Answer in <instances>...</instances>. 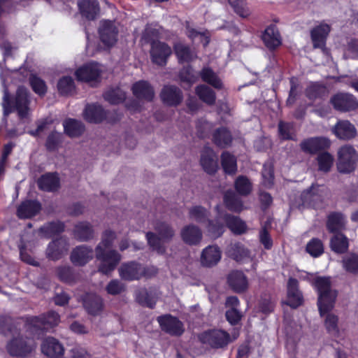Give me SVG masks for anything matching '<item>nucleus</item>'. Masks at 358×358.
<instances>
[{
	"mask_svg": "<svg viewBox=\"0 0 358 358\" xmlns=\"http://www.w3.org/2000/svg\"><path fill=\"white\" fill-rule=\"evenodd\" d=\"M318 292L317 306L327 331L333 336L339 335L338 317L331 310L334 308L337 292L331 288L329 278L317 277L313 282Z\"/></svg>",
	"mask_w": 358,
	"mask_h": 358,
	"instance_id": "obj_1",
	"label": "nucleus"
},
{
	"mask_svg": "<svg viewBox=\"0 0 358 358\" xmlns=\"http://www.w3.org/2000/svg\"><path fill=\"white\" fill-rule=\"evenodd\" d=\"M115 238V233L107 229L103 232L101 241L96 247V258L99 262L98 271L103 274L108 275L121 260L122 257L116 250L106 252V249L112 246Z\"/></svg>",
	"mask_w": 358,
	"mask_h": 358,
	"instance_id": "obj_2",
	"label": "nucleus"
},
{
	"mask_svg": "<svg viewBox=\"0 0 358 358\" xmlns=\"http://www.w3.org/2000/svg\"><path fill=\"white\" fill-rule=\"evenodd\" d=\"M217 216L214 220L208 221L206 226L208 235L212 238H217L222 235L225 225L235 234H242L248 230L245 222L240 217L227 213H220L219 207H216Z\"/></svg>",
	"mask_w": 358,
	"mask_h": 358,
	"instance_id": "obj_3",
	"label": "nucleus"
},
{
	"mask_svg": "<svg viewBox=\"0 0 358 358\" xmlns=\"http://www.w3.org/2000/svg\"><path fill=\"white\" fill-rule=\"evenodd\" d=\"M4 73V72H2L1 74L2 83L4 85L2 102L4 116H7L8 114L15 110L20 120L28 119L30 115L31 110L29 108L30 103L27 90L23 87H20L17 90L15 101H12L10 99L8 90L5 87L6 80L3 78Z\"/></svg>",
	"mask_w": 358,
	"mask_h": 358,
	"instance_id": "obj_4",
	"label": "nucleus"
},
{
	"mask_svg": "<svg viewBox=\"0 0 358 358\" xmlns=\"http://www.w3.org/2000/svg\"><path fill=\"white\" fill-rule=\"evenodd\" d=\"M155 232L146 233V238L150 248L159 254L165 252L164 243L174 236V231L166 223L158 222L154 226Z\"/></svg>",
	"mask_w": 358,
	"mask_h": 358,
	"instance_id": "obj_5",
	"label": "nucleus"
},
{
	"mask_svg": "<svg viewBox=\"0 0 358 358\" xmlns=\"http://www.w3.org/2000/svg\"><path fill=\"white\" fill-rule=\"evenodd\" d=\"M157 273V269L155 266L145 267L134 261L123 263L118 268L120 278L126 281L138 280L143 277L150 278Z\"/></svg>",
	"mask_w": 358,
	"mask_h": 358,
	"instance_id": "obj_6",
	"label": "nucleus"
},
{
	"mask_svg": "<svg viewBox=\"0 0 358 358\" xmlns=\"http://www.w3.org/2000/svg\"><path fill=\"white\" fill-rule=\"evenodd\" d=\"M358 162V153L350 145L341 146L337 152V169L342 173H350L356 169Z\"/></svg>",
	"mask_w": 358,
	"mask_h": 358,
	"instance_id": "obj_7",
	"label": "nucleus"
},
{
	"mask_svg": "<svg viewBox=\"0 0 358 358\" xmlns=\"http://www.w3.org/2000/svg\"><path fill=\"white\" fill-rule=\"evenodd\" d=\"M106 71L105 66L97 62H89L79 67L75 72L78 80L85 83H97L101 74Z\"/></svg>",
	"mask_w": 358,
	"mask_h": 358,
	"instance_id": "obj_8",
	"label": "nucleus"
},
{
	"mask_svg": "<svg viewBox=\"0 0 358 358\" xmlns=\"http://www.w3.org/2000/svg\"><path fill=\"white\" fill-rule=\"evenodd\" d=\"M32 338H23L22 336L13 338L7 345V350L12 356L24 357L31 353L36 348Z\"/></svg>",
	"mask_w": 358,
	"mask_h": 358,
	"instance_id": "obj_9",
	"label": "nucleus"
},
{
	"mask_svg": "<svg viewBox=\"0 0 358 358\" xmlns=\"http://www.w3.org/2000/svg\"><path fill=\"white\" fill-rule=\"evenodd\" d=\"M118 24L115 21L101 20L99 27V35L104 45L111 47L117 41Z\"/></svg>",
	"mask_w": 358,
	"mask_h": 358,
	"instance_id": "obj_10",
	"label": "nucleus"
},
{
	"mask_svg": "<svg viewBox=\"0 0 358 358\" xmlns=\"http://www.w3.org/2000/svg\"><path fill=\"white\" fill-rule=\"evenodd\" d=\"M199 339L202 343L212 348H221L229 343V336L224 331L214 329L202 333Z\"/></svg>",
	"mask_w": 358,
	"mask_h": 358,
	"instance_id": "obj_11",
	"label": "nucleus"
},
{
	"mask_svg": "<svg viewBox=\"0 0 358 358\" xmlns=\"http://www.w3.org/2000/svg\"><path fill=\"white\" fill-rule=\"evenodd\" d=\"M327 195L326 188L320 185H312L310 189L301 195L303 205L319 207Z\"/></svg>",
	"mask_w": 358,
	"mask_h": 358,
	"instance_id": "obj_12",
	"label": "nucleus"
},
{
	"mask_svg": "<svg viewBox=\"0 0 358 358\" xmlns=\"http://www.w3.org/2000/svg\"><path fill=\"white\" fill-rule=\"evenodd\" d=\"M157 321L162 329L171 335L180 336L184 331L182 323L169 315L158 317Z\"/></svg>",
	"mask_w": 358,
	"mask_h": 358,
	"instance_id": "obj_13",
	"label": "nucleus"
},
{
	"mask_svg": "<svg viewBox=\"0 0 358 358\" xmlns=\"http://www.w3.org/2000/svg\"><path fill=\"white\" fill-rule=\"evenodd\" d=\"M331 102L336 110L341 111L351 110L358 106V102L354 96L347 93L336 94L331 98Z\"/></svg>",
	"mask_w": 358,
	"mask_h": 358,
	"instance_id": "obj_14",
	"label": "nucleus"
},
{
	"mask_svg": "<svg viewBox=\"0 0 358 358\" xmlns=\"http://www.w3.org/2000/svg\"><path fill=\"white\" fill-rule=\"evenodd\" d=\"M171 52V48L164 43L157 41L152 43L150 50L152 61L158 65L165 64Z\"/></svg>",
	"mask_w": 358,
	"mask_h": 358,
	"instance_id": "obj_15",
	"label": "nucleus"
},
{
	"mask_svg": "<svg viewBox=\"0 0 358 358\" xmlns=\"http://www.w3.org/2000/svg\"><path fill=\"white\" fill-rule=\"evenodd\" d=\"M68 249L67 240L65 238H60L49 243L46 250V256L51 260H58L66 254Z\"/></svg>",
	"mask_w": 358,
	"mask_h": 358,
	"instance_id": "obj_16",
	"label": "nucleus"
},
{
	"mask_svg": "<svg viewBox=\"0 0 358 358\" xmlns=\"http://www.w3.org/2000/svg\"><path fill=\"white\" fill-rule=\"evenodd\" d=\"M303 303V296L298 289V282L294 278H290L287 282V299L283 303L296 308Z\"/></svg>",
	"mask_w": 358,
	"mask_h": 358,
	"instance_id": "obj_17",
	"label": "nucleus"
},
{
	"mask_svg": "<svg viewBox=\"0 0 358 358\" xmlns=\"http://www.w3.org/2000/svg\"><path fill=\"white\" fill-rule=\"evenodd\" d=\"M330 141L325 137L310 138L301 143V148L308 153H315L330 146Z\"/></svg>",
	"mask_w": 358,
	"mask_h": 358,
	"instance_id": "obj_18",
	"label": "nucleus"
},
{
	"mask_svg": "<svg viewBox=\"0 0 358 358\" xmlns=\"http://www.w3.org/2000/svg\"><path fill=\"white\" fill-rule=\"evenodd\" d=\"M42 352L50 358H59L64 354L63 345L55 338L48 337L41 344Z\"/></svg>",
	"mask_w": 358,
	"mask_h": 358,
	"instance_id": "obj_19",
	"label": "nucleus"
},
{
	"mask_svg": "<svg viewBox=\"0 0 358 358\" xmlns=\"http://www.w3.org/2000/svg\"><path fill=\"white\" fill-rule=\"evenodd\" d=\"M221 257V251L217 245H209L201 252V263L204 266L211 267L220 261Z\"/></svg>",
	"mask_w": 358,
	"mask_h": 358,
	"instance_id": "obj_20",
	"label": "nucleus"
},
{
	"mask_svg": "<svg viewBox=\"0 0 358 358\" xmlns=\"http://www.w3.org/2000/svg\"><path fill=\"white\" fill-rule=\"evenodd\" d=\"M330 31V26L324 22L320 23L312 29L311 39L314 48H323L324 47L327 37Z\"/></svg>",
	"mask_w": 358,
	"mask_h": 358,
	"instance_id": "obj_21",
	"label": "nucleus"
},
{
	"mask_svg": "<svg viewBox=\"0 0 358 358\" xmlns=\"http://www.w3.org/2000/svg\"><path fill=\"white\" fill-rule=\"evenodd\" d=\"M93 255L92 248L85 245L78 246L72 251L71 260L76 266H83L92 259Z\"/></svg>",
	"mask_w": 358,
	"mask_h": 358,
	"instance_id": "obj_22",
	"label": "nucleus"
},
{
	"mask_svg": "<svg viewBox=\"0 0 358 358\" xmlns=\"http://www.w3.org/2000/svg\"><path fill=\"white\" fill-rule=\"evenodd\" d=\"M201 164L204 171L213 174L217 170V157L213 150L209 148H205L201 156Z\"/></svg>",
	"mask_w": 358,
	"mask_h": 358,
	"instance_id": "obj_23",
	"label": "nucleus"
},
{
	"mask_svg": "<svg viewBox=\"0 0 358 358\" xmlns=\"http://www.w3.org/2000/svg\"><path fill=\"white\" fill-rule=\"evenodd\" d=\"M84 119L91 123H99L106 117V113L100 105H87L83 111Z\"/></svg>",
	"mask_w": 358,
	"mask_h": 358,
	"instance_id": "obj_24",
	"label": "nucleus"
},
{
	"mask_svg": "<svg viewBox=\"0 0 358 358\" xmlns=\"http://www.w3.org/2000/svg\"><path fill=\"white\" fill-rule=\"evenodd\" d=\"M227 282L230 287L236 292H243L248 287L246 276L238 271H232L229 274Z\"/></svg>",
	"mask_w": 358,
	"mask_h": 358,
	"instance_id": "obj_25",
	"label": "nucleus"
},
{
	"mask_svg": "<svg viewBox=\"0 0 358 358\" xmlns=\"http://www.w3.org/2000/svg\"><path fill=\"white\" fill-rule=\"evenodd\" d=\"M333 132L338 138L343 140L352 138L357 134L354 125L347 120L339 121L334 127Z\"/></svg>",
	"mask_w": 358,
	"mask_h": 358,
	"instance_id": "obj_26",
	"label": "nucleus"
},
{
	"mask_svg": "<svg viewBox=\"0 0 358 358\" xmlns=\"http://www.w3.org/2000/svg\"><path fill=\"white\" fill-rule=\"evenodd\" d=\"M134 95L138 99L150 101L155 96V92L150 85L144 80L136 82L132 87Z\"/></svg>",
	"mask_w": 358,
	"mask_h": 358,
	"instance_id": "obj_27",
	"label": "nucleus"
},
{
	"mask_svg": "<svg viewBox=\"0 0 358 358\" xmlns=\"http://www.w3.org/2000/svg\"><path fill=\"white\" fill-rule=\"evenodd\" d=\"M262 40L269 49H274L281 45V37L275 25L271 24L265 29Z\"/></svg>",
	"mask_w": 358,
	"mask_h": 358,
	"instance_id": "obj_28",
	"label": "nucleus"
},
{
	"mask_svg": "<svg viewBox=\"0 0 358 358\" xmlns=\"http://www.w3.org/2000/svg\"><path fill=\"white\" fill-rule=\"evenodd\" d=\"M78 6L81 15L89 20H93L99 12L96 0H78Z\"/></svg>",
	"mask_w": 358,
	"mask_h": 358,
	"instance_id": "obj_29",
	"label": "nucleus"
},
{
	"mask_svg": "<svg viewBox=\"0 0 358 358\" xmlns=\"http://www.w3.org/2000/svg\"><path fill=\"white\" fill-rule=\"evenodd\" d=\"M161 98L167 105L176 106L180 103L182 99L180 90L173 86H166L162 91Z\"/></svg>",
	"mask_w": 358,
	"mask_h": 358,
	"instance_id": "obj_30",
	"label": "nucleus"
},
{
	"mask_svg": "<svg viewBox=\"0 0 358 358\" xmlns=\"http://www.w3.org/2000/svg\"><path fill=\"white\" fill-rule=\"evenodd\" d=\"M181 237L185 243L189 245H196L201 241L202 233L197 227L188 225L182 229Z\"/></svg>",
	"mask_w": 358,
	"mask_h": 358,
	"instance_id": "obj_31",
	"label": "nucleus"
},
{
	"mask_svg": "<svg viewBox=\"0 0 358 358\" xmlns=\"http://www.w3.org/2000/svg\"><path fill=\"white\" fill-rule=\"evenodd\" d=\"M32 322L38 329H48L49 327L56 326L59 322V315L53 311L49 312L47 315L35 317Z\"/></svg>",
	"mask_w": 358,
	"mask_h": 358,
	"instance_id": "obj_32",
	"label": "nucleus"
},
{
	"mask_svg": "<svg viewBox=\"0 0 358 358\" xmlns=\"http://www.w3.org/2000/svg\"><path fill=\"white\" fill-rule=\"evenodd\" d=\"M41 210V205L36 201H26L17 208V216L22 219L31 217Z\"/></svg>",
	"mask_w": 358,
	"mask_h": 358,
	"instance_id": "obj_33",
	"label": "nucleus"
},
{
	"mask_svg": "<svg viewBox=\"0 0 358 358\" xmlns=\"http://www.w3.org/2000/svg\"><path fill=\"white\" fill-rule=\"evenodd\" d=\"M174 52L180 63L189 62L196 58V52L182 42L175 43Z\"/></svg>",
	"mask_w": 358,
	"mask_h": 358,
	"instance_id": "obj_34",
	"label": "nucleus"
},
{
	"mask_svg": "<svg viewBox=\"0 0 358 358\" xmlns=\"http://www.w3.org/2000/svg\"><path fill=\"white\" fill-rule=\"evenodd\" d=\"M38 185L42 190L47 192L55 191L59 186V180L57 174L48 173L39 178Z\"/></svg>",
	"mask_w": 358,
	"mask_h": 358,
	"instance_id": "obj_35",
	"label": "nucleus"
},
{
	"mask_svg": "<svg viewBox=\"0 0 358 358\" xmlns=\"http://www.w3.org/2000/svg\"><path fill=\"white\" fill-rule=\"evenodd\" d=\"M224 203L227 209L235 213H240L245 208L241 199L231 191L224 194Z\"/></svg>",
	"mask_w": 358,
	"mask_h": 358,
	"instance_id": "obj_36",
	"label": "nucleus"
},
{
	"mask_svg": "<svg viewBox=\"0 0 358 358\" xmlns=\"http://www.w3.org/2000/svg\"><path fill=\"white\" fill-rule=\"evenodd\" d=\"M84 306L90 314L99 315L103 308V299L97 295H89L85 299Z\"/></svg>",
	"mask_w": 358,
	"mask_h": 358,
	"instance_id": "obj_37",
	"label": "nucleus"
},
{
	"mask_svg": "<svg viewBox=\"0 0 358 358\" xmlns=\"http://www.w3.org/2000/svg\"><path fill=\"white\" fill-rule=\"evenodd\" d=\"M64 132L71 137L80 136L85 129L83 124L75 119H67L63 122Z\"/></svg>",
	"mask_w": 358,
	"mask_h": 358,
	"instance_id": "obj_38",
	"label": "nucleus"
},
{
	"mask_svg": "<svg viewBox=\"0 0 358 358\" xmlns=\"http://www.w3.org/2000/svg\"><path fill=\"white\" fill-rule=\"evenodd\" d=\"M64 225L61 222H50L43 226L38 231L39 236L43 238H50L62 232Z\"/></svg>",
	"mask_w": 358,
	"mask_h": 358,
	"instance_id": "obj_39",
	"label": "nucleus"
},
{
	"mask_svg": "<svg viewBox=\"0 0 358 358\" xmlns=\"http://www.w3.org/2000/svg\"><path fill=\"white\" fill-rule=\"evenodd\" d=\"M94 231L92 225L88 222H80L76 225L74 235L81 241H87L93 237Z\"/></svg>",
	"mask_w": 358,
	"mask_h": 358,
	"instance_id": "obj_40",
	"label": "nucleus"
},
{
	"mask_svg": "<svg viewBox=\"0 0 358 358\" xmlns=\"http://www.w3.org/2000/svg\"><path fill=\"white\" fill-rule=\"evenodd\" d=\"M345 224V219L341 213H332L329 216L327 228L331 232H337L343 229Z\"/></svg>",
	"mask_w": 358,
	"mask_h": 358,
	"instance_id": "obj_41",
	"label": "nucleus"
},
{
	"mask_svg": "<svg viewBox=\"0 0 358 358\" xmlns=\"http://www.w3.org/2000/svg\"><path fill=\"white\" fill-rule=\"evenodd\" d=\"M75 89L74 80L70 76H64L57 83V90L62 95L71 94L74 92Z\"/></svg>",
	"mask_w": 358,
	"mask_h": 358,
	"instance_id": "obj_42",
	"label": "nucleus"
},
{
	"mask_svg": "<svg viewBox=\"0 0 358 358\" xmlns=\"http://www.w3.org/2000/svg\"><path fill=\"white\" fill-rule=\"evenodd\" d=\"M331 248L337 253H343L348 248V238L341 234H336L331 240Z\"/></svg>",
	"mask_w": 358,
	"mask_h": 358,
	"instance_id": "obj_43",
	"label": "nucleus"
},
{
	"mask_svg": "<svg viewBox=\"0 0 358 358\" xmlns=\"http://www.w3.org/2000/svg\"><path fill=\"white\" fill-rule=\"evenodd\" d=\"M203 81L208 83L215 88H221L222 83L216 73L209 68H204L200 73Z\"/></svg>",
	"mask_w": 358,
	"mask_h": 358,
	"instance_id": "obj_44",
	"label": "nucleus"
},
{
	"mask_svg": "<svg viewBox=\"0 0 358 358\" xmlns=\"http://www.w3.org/2000/svg\"><path fill=\"white\" fill-rule=\"evenodd\" d=\"M196 93L201 100L208 105H212L215 101V92L208 87L201 85L196 88Z\"/></svg>",
	"mask_w": 358,
	"mask_h": 358,
	"instance_id": "obj_45",
	"label": "nucleus"
},
{
	"mask_svg": "<svg viewBox=\"0 0 358 358\" xmlns=\"http://www.w3.org/2000/svg\"><path fill=\"white\" fill-rule=\"evenodd\" d=\"M222 166L225 173H234L237 169L236 159L234 155L224 152L222 155Z\"/></svg>",
	"mask_w": 358,
	"mask_h": 358,
	"instance_id": "obj_46",
	"label": "nucleus"
},
{
	"mask_svg": "<svg viewBox=\"0 0 358 358\" xmlns=\"http://www.w3.org/2000/svg\"><path fill=\"white\" fill-rule=\"evenodd\" d=\"M234 185L237 192L243 196L249 194L252 189L251 182L247 177L243 176L237 178Z\"/></svg>",
	"mask_w": 358,
	"mask_h": 358,
	"instance_id": "obj_47",
	"label": "nucleus"
},
{
	"mask_svg": "<svg viewBox=\"0 0 358 358\" xmlns=\"http://www.w3.org/2000/svg\"><path fill=\"white\" fill-rule=\"evenodd\" d=\"M318 169L322 172H329L334 163V157L327 152L320 153L317 157Z\"/></svg>",
	"mask_w": 358,
	"mask_h": 358,
	"instance_id": "obj_48",
	"label": "nucleus"
},
{
	"mask_svg": "<svg viewBox=\"0 0 358 358\" xmlns=\"http://www.w3.org/2000/svg\"><path fill=\"white\" fill-rule=\"evenodd\" d=\"M229 255L238 262L243 261L248 257V250L240 243H234L228 250Z\"/></svg>",
	"mask_w": 358,
	"mask_h": 358,
	"instance_id": "obj_49",
	"label": "nucleus"
},
{
	"mask_svg": "<svg viewBox=\"0 0 358 358\" xmlns=\"http://www.w3.org/2000/svg\"><path fill=\"white\" fill-rule=\"evenodd\" d=\"M344 269L352 273H358V255L352 253L344 257L343 259Z\"/></svg>",
	"mask_w": 358,
	"mask_h": 358,
	"instance_id": "obj_50",
	"label": "nucleus"
},
{
	"mask_svg": "<svg viewBox=\"0 0 358 358\" xmlns=\"http://www.w3.org/2000/svg\"><path fill=\"white\" fill-rule=\"evenodd\" d=\"M186 34L193 42H196L198 39L201 43H203V46H206L209 43L210 36L207 31H199L194 29L187 27Z\"/></svg>",
	"mask_w": 358,
	"mask_h": 358,
	"instance_id": "obj_51",
	"label": "nucleus"
},
{
	"mask_svg": "<svg viewBox=\"0 0 358 358\" xmlns=\"http://www.w3.org/2000/svg\"><path fill=\"white\" fill-rule=\"evenodd\" d=\"M213 141L220 147H225L231 141V136L228 130L222 128L217 129L213 136Z\"/></svg>",
	"mask_w": 358,
	"mask_h": 358,
	"instance_id": "obj_52",
	"label": "nucleus"
},
{
	"mask_svg": "<svg viewBox=\"0 0 358 358\" xmlns=\"http://www.w3.org/2000/svg\"><path fill=\"white\" fill-rule=\"evenodd\" d=\"M262 185L266 188H271L273 185V169L271 163H266L262 170Z\"/></svg>",
	"mask_w": 358,
	"mask_h": 358,
	"instance_id": "obj_53",
	"label": "nucleus"
},
{
	"mask_svg": "<svg viewBox=\"0 0 358 358\" xmlns=\"http://www.w3.org/2000/svg\"><path fill=\"white\" fill-rule=\"evenodd\" d=\"M104 99L112 104H117L125 99V93L120 88L113 89L104 94Z\"/></svg>",
	"mask_w": 358,
	"mask_h": 358,
	"instance_id": "obj_54",
	"label": "nucleus"
},
{
	"mask_svg": "<svg viewBox=\"0 0 358 358\" xmlns=\"http://www.w3.org/2000/svg\"><path fill=\"white\" fill-rule=\"evenodd\" d=\"M306 251L313 257H318L324 252L322 241L317 238H313L306 245Z\"/></svg>",
	"mask_w": 358,
	"mask_h": 358,
	"instance_id": "obj_55",
	"label": "nucleus"
},
{
	"mask_svg": "<svg viewBox=\"0 0 358 358\" xmlns=\"http://www.w3.org/2000/svg\"><path fill=\"white\" fill-rule=\"evenodd\" d=\"M278 131L282 139H293L295 136L294 128L291 123L280 122L278 125Z\"/></svg>",
	"mask_w": 358,
	"mask_h": 358,
	"instance_id": "obj_56",
	"label": "nucleus"
},
{
	"mask_svg": "<svg viewBox=\"0 0 358 358\" xmlns=\"http://www.w3.org/2000/svg\"><path fill=\"white\" fill-rule=\"evenodd\" d=\"M189 213L191 219L201 223L203 222L208 215V212L201 206L192 207Z\"/></svg>",
	"mask_w": 358,
	"mask_h": 358,
	"instance_id": "obj_57",
	"label": "nucleus"
},
{
	"mask_svg": "<svg viewBox=\"0 0 358 358\" xmlns=\"http://www.w3.org/2000/svg\"><path fill=\"white\" fill-rule=\"evenodd\" d=\"M108 294L117 295L125 290V285L117 279L110 280L106 287Z\"/></svg>",
	"mask_w": 358,
	"mask_h": 358,
	"instance_id": "obj_58",
	"label": "nucleus"
},
{
	"mask_svg": "<svg viewBox=\"0 0 358 358\" xmlns=\"http://www.w3.org/2000/svg\"><path fill=\"white\" fill-rule=\"evenodd\" d=\"M235 12L241 17H246L250 15V10L246 7L244 0H228Z\"/></svg>",
	"mask_w": 358,
	"mask_h": 358,
	"instance_id": "obj_59",
	"label": "nucleus"
},
{
	"mask_svg": "<svg viewBox=\"0 0 358 358\" xmlns=\"http://www.w3.org/2000/svg\"><path fill=\"white\" fill-rule=\"evenodd\" d=\"M30 84L33 90L39 95H43L47 91V87L45 82L36 76L30 78Z\"/></svg>",
	"mask_w": 358,
	"mask_h": 358,
	"instance_id": "obj_60",
	"label": "nucleus"
},
{
	"mask_svg": "<svg viewBox=\"0 0 358 358\" xmlns=\"http://www.w3.org/2000/svg\"><path fill=\"white\" fill-rule=\"evenodd\" d=\"M57 276L66 282L71 283L74 280V276L69 266H60L57 268Z\"/></svg>",
	"mask_w": 358,
	"mask_h": 358,
	"instance_id": "obj_61",
	"label": "nucleus"
},
{
	"mask_svg": "<svg viewBox=\"0 0 358 358\" xmlns=\"http://www.w3.org/2000/svg\"><path fill=\"white\" fill-rule=\"evenodd\" d=\"M196 131L198 136L201 138L206 136L212 129V125L208 122L201 120L196 123Z\"/></svg>",
	"mask_w": 358,
	"mask_h": 358,
	"instance_id": "obj_62",
	"label": "nucleus"
},
{
	"mask_svg": "<svg viewBox=\"0 0 358 358\" xmlns=\"http://www.w3.org/2000/svg\"><path fill=\"white\" fill-rule=\"evenodd\" d=\"M180 78L182 82L187 83L189 86L196 80V76L192 73V70L189 68L183 69L180 73Z\"/></svg>",
	"mask_w": 358,
	"mask_h": 358,
	"instance_id": "obj_63",
	"label": "nucleus"
},
{
	"mask_svg": "<svg viewBox=\"0 0 358 358\" xmlns=\"http://www.w3.org/2000/svg\"><path fill=\"white\" fill-rule=\"evenodd\" d=\"M226 317L230 324H235L241 320L242 315L236 308H229L226 312Z\"/></svg>",
	"mask_w": 358,
	"mask_h": 358,
	"instance_id": "obj_64",
	"label": "nucleus"
}]
</instances>
